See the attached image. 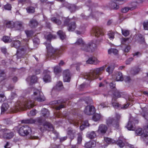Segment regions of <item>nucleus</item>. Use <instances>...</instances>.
I'll list each match as a JSON object with an SVG mask.
<instances>
[{
  "label": "nucleus",
  "instance_id": "43",
  "mask_svg": "<svg viewBox=\"0 0 148 148\" xmlns=\"http://www.w3.org/2000/svg\"><path fill=\"white\" fill-rule=\"evenodd\" d=\"M108 53L110 54L112 53L114 55H116L118 54V51L116 49L113 48H111L108 50Z\"/></svg>",
  "mask_w": 148,
  "mask_h": 148
},
{
  "label": "nucleus",
  "instance_id": "41",
  "mask_svg": "<svg viewBox=\"0 0 148 148\" xmlns=\"http://www.w3.org/2000/svg\"><path fill=\"white\" fill-rule=\"evenodd\" d=\"M110 7L112 9L116 10L119 8V6L115 2H112L110 4Z\"/></svg>",
  "mask_w": 148,
  "mask_h": 148
},
{
  "label": "nucleus",
  "instance_id": "46",
  "mask_svg": "<svg viewBox=\"0 0 148 148\" xmlns=\"http://www.w3.org/2000/svg\"><path fill=\"white\" fill-rule=\"evenodd\" d=\"M25 53L24 49H18L17 51V54L18 56H22Z\"/></svg>",
  "mask_w": 148,
  "mask_h": 148
},
{
  "label": "nucleus",
  "instance_id": "7",
  "mask_svg": "<svg viewBox=\"0 0 148 148\" xmlns=\"http://www.w3.org/2000/svg\"><path fill=\"white\" fill-rule=\"evenodd\" d=\"M64 24L65 25H68V30L69 31H74L76 27L75 23L74 22L71 21V19L67 18L65 19Z\"/></svg>",
  "mask_w": 148,
  "mask_h": 148
},
{
  "label": "nucleus",
  "instance_id": "63",
  "mask_svg": "<svg viewBox=\"0 0 148 148\" xmlns=\"http://www.w3.org/2000/svg\"><path fill=\"white\" fill-rule=\"evenodd\" d=\"M28 38L30 37L32 34V32L31 31L26 30L25 31Z\"/></svg>",
  "mask_w": 148,
  "mask_h": 148
},
{
  "label": "nucleus",
  "instance_id": "32",
  "mask_svg": "<svg viewBox=\"0 0 148 148\" xmlns=\"http://www.w3.org/2000/svg\"><path fill=\"white\" fill-rule=\"evenodd\" d=\"M45 37L47 40L50 41L52 39L56 38V36L55 35H53L50 33H49L47 35H45Z\"/></svg>",
  "mask_w": 148,
  "mask_h": 148
},
{
  "label": "nucleus",
  "instance_id": "10",
  "mask_svg": "<svg viewBox=\"0 0 148 148\" xmlns=\"http://www.w3.org/2000/svg\"><path fill=\"white\" fill-rule=\"evenodd\" d=\"M95 112V108L92 106H88L84 110L85 113L87 115H90L94 114Z\"/></svg>",
  "mask_w": 148,
  "mask_h": 148
},
{
  "label": "nucleus",
  "instance_id": "17",
  "mask_svg": "<svg viewBox=\"0 0 148 148\" xmlns=\"http://www.w3.org/2000/svg\"><path fill=\"white\" fill-rule=\"evenodd\" d=\"M136 41L140 44H142L145 42V39L143 36L138 34L135 37Z\"/></svg>",
  "mask_w": 148,
  "mask_h": 148
},
{
  "label": "nucleus",
  "instance_id": "15",
  "mask_svg": "<svg viewBox=\"0 0 148 148\" xmlns=\"http://www.w3.org/2000/svg\"><path fill=\"white\" fill-rule=\"evenodd\" d=\"M63 80L64 82H69L70 81L71 75L69 70H66L64 71Z\"/></svg>",
  "mask_w": 148,
  "mask_h": 148
},
{
  "label": "nucleus",
  "instance_id": "13",
  "mask_svg": "<svg viewBox=\"0 0 148 148\" xmlns=\"http://www.w3.org/2000/svg\"><path fill=\"white\" fill-rule=\"evenodd\" d=\"M14 28L16 30H23L24 28V23L21 21H16L14 22Z\"/></svg>",
  "mask_w": 148,
  "mask_h": 148
},
{
  "label": "nucleus",
  "instance_id": "31",
  "mask_svg": "<svg viewBox=\"0 0 148 148\" xmlns=\"http://www.w3.org/2000/svg\"><path fill=\"white\" fill-rule=\"evenodd\" d=\"M89 48H90V52H92L96 48L97 45L93 43L90 42L88 44Z\"/></svg>",
  "mask_w": 148,
  "mask_h": 148
},
{
  "label": "nucleus",
  "instance_id": "58",
  "mask_svg": "<svg viewBox=\"0 0 148 148\" xmlns=\"http://www.w3.org/2000/svg\"><path fill=\"white\" fill-rule=\"evenodd\" d=\"M6 99V97L4 94H0V102L4 101Z\"/></svg>",
  "mask_w": 148,
  "mask_h": 148
},
{
  "label": "nucleus",
  "instance_id": "38",
  "mask_svg": "<svg viewBox=\"0 0 148 148\" xmlns=\"http://www.w3.org/2000/svg\"><path fill=\"white\" fill-rule=\"evenodd\" d=\"M95 145L93 142L92 141H90L86 143L85 145V147L87 148H90L92 147H94Z\"/></svg>",
  "mask_w": 148,
  "mask_h": 148
},
{
  "label": "nucleus",
  "instance_id": "14",
  "mask_svg": "<svg viewBox=\"0 0 148 148\" xmlns=\"http://www.w3.org/2000/svg\"><path fill=\"white\" fill-rule=\"evenodd\" d=\"M106 123L108 126H112L116 127L117 125L115 120L111 117H109L106 119Z\"/></svg>",
  "mask_w": 148,
  "mask_h": 148
},
{
  "label": "nucleus",
  "instance_id": "47",
  "mask_svg": "<svg viewBox=\"0 0 148 148\" xmlns=\"http://www.w3.org/2000/svg\"><path fill=\"white\" fill-rule=\"evenodd\" d=\"M129 38H123L121 39V41L122 44H125L126 45L127 43H128V41Z\"/></svg>",
  "mask_w": 148,
  "mask_h": 148
},
{
  "label": "nucleus",
  "instance_id": "4",
  "mask_svg": "<svg viewBox=\"0 0 148 148\" xmlns=\"http://www.w3.org/2000/svg\"><path fill=\"white\" fill-rule=\"evenodd\" d=\"M34 101L29 100L25 101L23 103H18L15 107L14 112H16L24 108L30 109L33 108L34 106Z\"/></svg>",
  "mask_w": 148,
  "mask_h": 148
},
{
  "label": "nucleus",
  "instance_id": "40",
  "mask_svg": "<svg viewBox=\"0 0 148 148\" xmlns=\"http://www.w3.org/2000/svg\"><path fill=\"white\" fill-rule=\"evenodd\" d=\"M87 137L89 138L92 139L96 136V134L94 131H92L90 132H88L87 134Z\"/></svg>",
  "mask_w": 148,
  "mask_h": 148
},
{
  "label": "nucleus",
  "instance_id": "51",
  "mask_svg": "<svg viewBox=\"0 0 148 148\" xmlns=\"http://www.w3.org/2000/svg\"><path fill=\"white\" fill-rule=\"evenodd\" d=\"M76 44L80 45L81 46L84 44L82 38L79 39L75 42Z\"/></svg>",
  "mask_w": 148,
  "mask_h": 148
},
{
  "label": "nucleus",
  "instance_id": "33",
  "mask_svg": "<svg viewBox=\"0 0 148 148\" xmlns=\"http://www.w3.org/2000/svg\"><path fill=\"white\" fill-rule=\"evenodd\" d=\"M81 49L85 52H90V49L89 48L88 44L83 45L81 46Z\"/></svg>",
  "mask_w": 148,
  "mask_h": 148
},
{
  "label": "nucleus",
  "instance_id": "62",
  "mask_svg": "<svg viewBox=\"0 0 148 148\" xmlns=\"http://www.w3.org/2000/svg\"><path fill=\"white\" fill-rule=\"evenodd\" d=\"M110 88L112 89H113V91L115 90L116 89V88L115 87V84H114L112 83H111L110 84Z\"/></svg>",
  "mask_w": 148,
  "mask_h": 148
},
{
  "label": "nucleus",
  "instance_id": "49",
  "mask_svg": "<svg viewBox=\"0 0 148 148\" xmlns=\"http://www.w3.org/2000/svg\"><path fill=\"white\" fill-rule=\"evenodd\" d=\"M114 69V66L112 65H111L108 67L106 69V71L109 73H111L113 71Z\"/></svg>",
  "mask_w": 148,
  "mask_h": 148
},
{
  "label": "nucleus",
  "instance_id": "60",
  "mask_svg": "<svg viewBox=\"0 0 148 148\" xmlns=\"http://www.w3.org/2000/svg\"><path fill=\"white\" fill-rule=\"evenodd\" d=\"M4 8L5 10H10L11 9L12 7L10 4H7L4 6Z\"/></svg>",
  "mask_w": 148,
  "mask_h": 148
},
{
  "label": "nucleus",
  "instance_id": "8",
  "mask_svg": "<svg viewBox=\"0 0 148 148\" xmlns=\"http://www.w3.org/2000/svg\"><path fill=\"white\" fill-rule=\"evenodd\" d=\"M3 132V137L6 139H9L13 137L14 133L10 130L6 128L2 129Z\"/></svg>",
  "mask_w": 148,
  "mask_h": 148
},
{
  "label": "nucleus",
  "instance_id": "64",
  "mask_svg": "<svg viewBox=\"0 0 148 148\" xmlns=\"http://www.w3.org/2000/svg\"><path fill=\"white\" fill-rule=\"evenodd\" d=\"M113 106L115 108H117L119 107V104L116 102H113L112 103Z\"/></svg>",
  "mask_w": 148,
  "mask_h": 148
},
{
  "label": "nucleus",
  "instance_id": "6",
  "mask_svg": "<svg viewBox=\"0 0 148 148\" xmlns=\"http://www.w3.org/2000/svg\"><path fill=\"white\" fill-rule=\"evenodd\" d=\"M31 132V128L27 125H25L20 128L18 133L21 136H25L29 134Z\"/></svg>",
  "mask_w": 148,
  "mask_h": 148
},
{
  "label": "nucleus",
  "instance_id": "52",
  "mask_svg": "<svg viewBox=\"0 0 148 148\" xmlns=\"http://www.w3.org/2000/svg\"><path fill=\"white\" fill-rule=\"evenodd\" d=\"M109 38L111 40L113 39L114 38V33L110 31L108 34Z\"/></svg>",
  "mask_w": 148,
  "mask_h": 148
},
{
  "label": "nucleus",
  "instance_id": "27",
  "mask_svg": "<svg viewBox=\"0 0 148 148\" xmlns=\"http://www.w3.org/2000/svg\"><path fill=\"white\" fill-rule=\"evenodd\" d=\"M113 91L114 92V97L112 99V101L115 100V99H117L121 97V93L118 90L116 89L115 90Z\"/></svg>",
  "mask_w": 148,
  "mask_h": 148
},
{
  "label": "nucleus",
  "instance_id": "35",
  "mask_svg": "<svg viewBox=\"0 0 148 148\" xmlns=\"http://www.w3.org/2000/svg\"><path fill=\"white\" fill-rule=\"evenodd\" d=\"M42 114L45 117H48L49 115V112L48 110L45 108H43L41 110Z\"/></svg>",
  "mask_w": 148,
  "mask_h": 148
},
{
  "label": "nucleus",
  "instance_id": "26",
  "mask_svg": "<svg viewBox=\"0 0 148 148\" xmlns=\"http://www.w3.org/2000/svg\"><path fill=\"white\" fill-rule=\"evenodd\" d=\"M132 4L133 5L132 7H126L122 9L121 10L122 12L124 13H125L127 12L129 10H132L135 9L136 7V5H135V3H133Z\"/></svg>",
  "mask_w": 148,
  "mask_h": 148
},
{
  "label": "nucleus",
  "instance_id": "42",
  "mask_svg": "<svg viewBox=\"0 0 148 148\" xmlns=\"http://www.w3.org/2000/svg\"><path fill=\"white\" fill-rule=\"evenodd\" d=\"M51 20L52 22L58 25H59L61 24V21L59 19L57 18L56 17H53L51 19Z\"/></svg>",
  "mask_w": 148,
  "mask_h": 148
},
{
  "label": "nucleus",
  "instance_id": "53",
  "mask_svg": "<svg viewBox=\"0 0 148 148\" xmlns=\"http://www.w3.org/2000/svg\"><path fill=\"white\" fill-rule=\"evenodd\" d=\"M61 71L60 68L57 66H55L54 69V71L55 74H56Z\"/></svg>",
  "mask_w": 148,
  "mask_h": 148
},
{
  "label": "nucleus",
  "instance_id": "25",
  "mask_svg": "<svg viewBox=\"0 0 148 148\" xmlns=\"http://www.w3.org/2000/svg\"><path fill=\"white\" fill-rule=\"evenodd\" d=\"M29 25L31 27L34 28L38 26V23L36 19H32L29 21Z\"/></svg>",
  "mask_w": 148,
  "mask_h": 148
},
{
  "label": "nucleus",
  "instance_id": "24",
  "mask_svg": "<svg viewBox=\"0 0 148 148\" xmlns=\"http://www.w3.org/2000/svg\"><path fill=\"white\" fill-rule=\"evenodd\" d=\"M76 132L75 130L69 129L67 131V134L71 139H73L75 136Z\"/></svg>",
  "mask_w": 148,
  "mask_h": 148
},
{
  "label": "nucleus",
  "instance_id": "21",
  "mask_svg": "<svg viewBox=\"0 0 148 148\" xmlns=\"http://www.w3.org/2000/svg\"><path fill=\"white\" fill-rule=\"evenodd\" d=\"M37 78L35 75L29 76L27 79V80L32 83H34L37 81Z\"/></svg>",
  "mask_w": 148,
  "mask_h": 148
},
{
  "label": "nucleus",
  "instance_id": "16",
  "mask_svg": "<svg viewBox=\"0 0 148 148\" xmlns=\"http://www.w3.org/2000/svg\"><path fill=\"white\" fill-rule=\"evenodd\" d=\"M50 72L46 70L44 71V73L46 74L44 75L43 79L45 82H49L51 81V78L49 75Z\"/></svg>",
  "mask_w": 148,
  "mask_h": 148
},
{
  "label": "nucleus",
  "instance_id": "37",
  "mask_svg": "<svg viewBox=\"0 0 148 148\" xmlns=\"http://www.w3.org/2000/svg\"><path fill=\"white\" fill-rule=\"evenodd\" d=\"M36 121L32 119H27L25 120H23L22 121V123H30L33 124L35 123L36 122Z\"/></svg>",
  "mask_w": 148,
  "mask_h": 148
},
{
  "label": "nucleus",
  "instance_id": "54",
  "mask_svg": "<svg viewBox=\"0 0 148 148\" xmlns=\"http://www.w3.org/2000/svg\"><path fill=\"white\" fill-rule=\"evenodd\" d=\"M27 11L29 13H32L34 12L35 9L34 8L31 7L27 9Z\"/></svg>",
  "mask_w": 148,
  "mask_h": 148
},
{
  "label": "nucleus",
  "instance_id": "5",
  "mask_svg": "<svg viewBox=\"0 0 148 148\" xmlns=\"http://www.w3.org/2000/svg\"><path fill=\"white\" fill-rule=\"evenodd\" d=\"M32 99L38 101H43L45 100V98L42 93L38 89L34 90Z\"/></svg>",
  "mask_w": 148,
  "mask_h": 148
},
{
  "label": "nucleus",
  "instance_id": "18",
  "mask_svg": "<svg viewBox=\"0 0 148 148\" xmlns=\"http://www.w3.org/2000/svg\"><path fill=\"white\" fill-rule=\"evenodd\" d=\"M86 62V63L88 64H96L98 63L99 61L95 57H92L89 58Z\"/></svg>",
  "mask_w": 148,
  "mask_h": 148
},
{
  "label": "nucleus",
  "instance_id": "39",
  "mask_svg": "<svg viewBox=\"0 0 148 148\" xmlns=\"http://www.w3.org/2000/svg\"><path fill=\"white\" fill-rule=\"evenodd\" d=\"M101 118V115L98 114H94L92 118L93 121H97L100 120Z\"/></svg>",
  "mask_w": 148,
  "mask_h": 148
},
{
  "label": "nucleus",
  "instance_id": "9",
  "mask_svg": "<svg viewBox=\"0 0 148 148\" xmlns=\"http://www.w3.org/2000/svg\"><path fill=\"white\" fill-rule=\"evenodd\" d=\"M135 133L137 135L141 136L142 137L144 138V140L146 141L145 139H148V132L142 128H138L136 130Z\"/></svg>",
  "mask_w": 148,
  "mask_h": 148
},
{
  "label": "nucleus",
  "instance_id": "57",
  "mask_svg": "<svg viewBox=\"0 0 148 148\" xmlns=\"http://www.w3.org/2000/svg\"><path fill=\"white\" fill-rule=\"evenodd\" d=\"M143 26L145 30H148V21L143 23Z\"/></svg>",
  "mask_w": 148,
  "mask_h": 148
},
{
  "label": "nucleus",
  "instance_id": "48",
  "mask_svg": "<svg viewBox=\"0 0 148 148\" xmlns=\"http://www.w3.org/2000/svg\"><path fill=\"white\" fill-rule=\"evenodd\" d=\"M121 31L122 34L125 36H128L129 34V32L128 30L121 29Z\"/></svg>",
  "mask_w": 148,
  "mask_h": 148
},
{
  "label": "nucleus",
  "instance_id": "61",
  "mask_svg": "<svg viewBox=\"0 0 148 148\" xmlns=\"http://www.w3.org/2000/svg\"><path fill=\"white\" fill-rule=\"evenodd\" d=\"M36 110H33L30 111L29 114H28L29 116H34L36 114Z\"/></svg>",
  "mask_w": 148,
  "mask_h": 148
},
{
  "label": "nucleus",
  "instance_id": "2",
  "mask_svg": "<svg viewBox=\"0 0 148 148\" xmlns=\"http://www.w3.org/2000/svg\"><path fill=\"white\" fill-rule=\"evenodd\" d=\"M46 48L47 51V55L48 57L54 58L55 55H58L60 54L65 49V48L64 47H61L60 49H54L49 44L48 45L45 43Z\"/></svg>",
  "mask_w": 148,
  "mask_h": 148
},
{
  "label": "nucleus",
  "instance_id": "1",
  "mask_svg": "<svg viewBox=\"0 0 148 148\" xmlns=\"http://www.w3.org/2000/svg\"><path fill=\"white\" fill-rule=\"evenodd\" d=\"M37 121L42 126L40 127V129L41 132L48 130L52 131V136L53 139H56L58 137L59 134L58 132L54 130L53 125L47 121H45L41 117H39L36 119Z\"/></svg>",
  "mask_w": 148,
  "mask_h": 148
},
{
  "label": "nucleus",
  "instance_id": "44",
  "mask_svg": "<svg viewBox=\"0 0 148 148\" xmlns=\"http://www.w3.org/2000/svg\"><path fill=\"white\" fill-rule=\"evenodd\" d=\"M104 140L106 143L108 144L114 143L115 142L114 140L108 137H105Z\"/></svg>",
  "mask_w": 148,
  "mask_h": 148
},
{
  "label": "nucleus",
  "instance_id": "12",
  "mask_svg": "<svg viewBox=\"0 0 148 148\" xmlns=\"http://www.w3.org/2000/svg\"><path fill=\"white\" fill-rule=\"evenodd\" d=\"M92 33L96 37H98L100 35L103 34V30L102 29L99 27H94L92 31Z\"/></svg>",
  "mask_w": 148,
  "mask_h": 148
},
{
  "label": "nucleus",
  "instance_id": "34",
  "mask_svg": "<svg viewBox=\"0 0 148 148\" xmlns=\"http://www.w3.org/2000/svg\"><path fill=\"white\" fill-rule=\"evenodd\" d=\"M57 34L59 36L60 38L62 40H64V39L66 37V36L62 30H59L57 32Z\"/></svg>",
  "mask_w": 148,
  "mask_h": 148
},
{
  "label": "nucleus",
  "instance_id": "29",
  "mask_svg": "<svg viewBox=\"0 0 148 148\" xmlns=\"http://www.w3.org/2000/svg\"><path fill=\"white\" fill-rule=\"evenodd\" d=\"M132 118H130L126 127L129 130H135V128L132 124Z\"/></svg>",
  "mask_w": 148,
  "mask_h": 148
},
{
  "label": "nucleus",
  "instance_id": "22",
  "mask_svg": "<svg viewBox=\"0 0 148 148\" xmlns=\"http://www.w3.org/2000/svg\"><path fill=\"white\" fill-rule=\"evenodd\" d=\"M114 77L116 79L117 81H122L123 79L122 73L119 72H116L114 75Z\"/></svg>",
  "mask_w": 148,
  "mask_h": 148
},
{
  "label": "nucleus",
  "instance_id": "20",
  "mask_svg": "<svg viewBox=\"0 0 148 148\" xmlns=\"http://www.w3.org/2000/svg\"><path fill=\"white\" fill-rule=\"evenodd\" d=\"M65 6L70 10L71 12H74L76 9V7L74 5L66 3L65 4Z\"/></svg>",
  "mask_w": 148,
  "mask_h": 148
},
{
  "label": "nucleus",
  "instance_id": "28",
  "mask_svg": "<svg viewBox=\"0 0 148 148\" xmlns=\"http://www.w3.org/2000/svg\"><path fill=\"white\" fill-rule=\"evenodd\" d=\"M4 24L8 27L10 28L14 27V22L12 21H5L4 22Z\"/></svg>",
  "mask_w": 148,
  "mask_h": 148
},
{
  "label": "nucleus",
  "instance_id": "30",
  "mask_svg": "<svg viewBox=\"0 0 148 148\" xmlns=\"http://www.w3.org/2000/svg\"><path fill=\"white\" fill-rule=\"evenodd\" d=\"M20 42L18 40H13L12 43V46L16 48H18L20 45Z\"/></svg>",
  "mask_w": 148,
  "mask_h": 148
},
{
  "label": "nucleus",
  "instance_id": "11",
  "mask_svg": "<svg viewBox=\"0 0 148 148\" xmlns=\"http://www.w3.org/2000/svg\"><path fill=\"white\" fill-rule=\"evenodd\" d=\"M107 129V127L105 125L101 124L99 125L96 132L99 134L103 135L106 133Z\"/></svg>",
  "mask_w": 148,
  "mask_h": 148
},
{
  "label": "nucleus",
  "instance_id": "50",
  "mask_svg": "<svg viewBox=\"0 0 148 148\" xmlns=\"http://www.w3.org/2000/svg\"><path fill=\"white\" fill-rule=\"evenodd\" d=\"M140 71V69L138 67L134 68L132 71V73L134 75L138 74Z\"/></svg>",
  "mask_w": 148,
  "mask_h": 148
},
{
  "label": "nucleus",
  "instance_id": "45",
  "mask_svg": "<svg viewBox=\"0 0 148 148\" xmlns=\"http://www.w3.org/2000/svg\"><path fill=\"white\" fill-rule=\"evenodd\" d=\"M3 41L5 43L10 42L12 41L10 37L8 36H4L3 38Z\"/></svg>",
  "mask_w": 148,
  "mask_h": 148
},
{
  "label": "nucleus",
  "instance_id": "55",
  "mask_svg": "<svg viewBox=\"0 0 148 148\" xmlns=\"http://www.w3.org/2000/svg\"><path fill=\"white\" fill-rule=\"evenodd\" d=\"M141 110L143 112L141 114L143 117H145V114L147 112V109L146 108L144 107L142 108Z\"/></svg>",
  "mask_w": 148,
  "mask_h": 148
},
{
  "label": "nucleus",
  "instance_id": "19",
  "mask_svg": "<svg viewBox=\"0 0 148 148\" xmlns=\"http://www.w3.org/2000/svg\"><path fill=\"white\" fill-rule=\"evenodd\" d=\"M125 141V139L123 138V136H120L119 138V140L116 141V143L120 147H123L125 145L124 142Z\"/></svg>",
  "mask_w": 148,
  "mask_h": 148
},
{
  "label": "nucleus",
  "instance_id": "3",
  "mask_svg": "<svg viewBox=\"0 0 148 148\" xmlns=\"http://www.w3.org/2000/svg\"><path fill=\"white\" fill-rule=\"evenodd\" d=\"M104 67L103 66L95 69L90 73H86L84 75V78L89 81L92 80L99 75L104 70Z\"/></svg>",
  "mask_w": 148,
  "mask_h": 148
},
{
  "label": "nucleus",
  "instance_id": "23",
  "mask_svg": "<svg viewBox=\"0 0 148 148\" xmlns=\"http://www.w3.org/2000/svg\"><path fill=\"white\" fill-rule=\"evenodd\" d=\"M9 107V105L7 103H3L1 107V113L2 114L4 113L5 112L8 110Z\"/></svg>",
  "mask_w": 148,
  "mask_h": 148
},
{
  "label": "nucleus",
  "instance_id": "59",
  "mask_svg": "<svg viewBox=\"0 0 148 148\" xmlns=\"http://www.w3.org/2000/svg\"><path fill=\"white\" fill-rule=\"evenodd\" d=\"M82 139V134H79L78 135L77 138V142L79 143H80Z\"/></svg>",
  "mask_w": 148,
  "mask_h": 148
},
{
  "label": "nucleus",
  "instance_id": "56",
  "mask_svg": "<svg viewBox=\"0 0 148 148\" xmlns=\"http://www.w3.org/2000/svg\"><path fill=\"white\" fill-rule=\"evenodd\" d=\"M130 49V46H127L125 48H123L122 50L125 52L128 53Z\"/></svg>",
  "mask_w": 148,
  "mask_h": 148
},
{
  "label": "nucleus",
  "instance_id": "36",
  "mask_svg": "<svg viewBox=\"0 0 148 148\" xmlns=\"http://www.w3.org/2000/svg\"><path fill=\"white\" fill-rule=\"evenodd\" d=\"M62 83L61 82H59L54 87V88L58 90H60L63 88Z\"/></svg>",
  "mask_w": 148,
  "mask_h": 148
}]
</instances>
